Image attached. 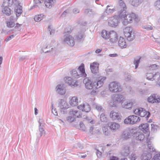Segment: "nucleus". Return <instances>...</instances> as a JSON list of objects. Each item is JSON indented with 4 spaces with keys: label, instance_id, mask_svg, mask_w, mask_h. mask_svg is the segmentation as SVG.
I'll return each mask as SVG.
<instances>
[{
    "label": "nucleus",
    "instance_id": "de8ad7c7",
    "mask_svg": "<svg viewBox=\"0 0 160 160\" xmlns=\"http://www.w3.org/2000/svg\"><path fill=\"white\" fill-rule=\"evenodd\" d=\"M131 160H135L137 158V156L135 153H132L130 157ZM121 160H127V159L126 158H122Z\"/></svg>",
    "mask_w": 160,
    "mask_h": 160
},
{
    "label": "nucleus",
    "instance_id": "c756f323",
    "mask_svg": "<svg viewBox=\"0 0 160 160\" xmlns=\"http://www.w3.org/2000/svg\"><path fill=\"white\" fill-rule=\"evenodd\" d=\"M80 113V112L77 110L74 111L73 110L69 112L70 114L73 116L75 118H81L82 114H81Z\"/></svg>",
    "mask_w": 160,
    "mask_h": 160
},
{
    "label": "nucleus",
    "instance_id": "f8f14e48",
    "mask_svg": "<svg viewBox=\"0 0 160 160\" xmlns=\"http://www.w3.org/2000/svg\"><path fill=\"white\" fill-rule=\"evenodd\" d=\"M118 36L116 32L113 31H111L109 32V40L112 43L116 42L118 39Z\"/></svg>",
    "mask_w": 160,
    "mask_h": 160
},
{
    "label": "nucleus",
    "instance_id": "393cba45",
    "mask_svg": "<svg viewBox=\"0 0 160 160\" xmlns=\"http://www.w3.org/2000/svg\"><path fill=\"white\" fill-rule=\"evenodd\" d=\"M140 112L139 116L141 117H144L146 116V118L147 119L148 118L150 115L149 112L147 111L143 108H141V110Z\"/></svg>",
    "mask_w": 160,
    "mask_h": 160
},
{
    "label": "nucleus",
    "instance_id": "6e6d98bb",
    "mask_svg": "<svg viewBox=\"0 0 160 160\" xmlns=\"http://www.w3.org/2000/svg\"><path fill=\"white\" fill-rule=\"evenodd\" d=\"M97 88L96 89H94L92 88V90L91 92V94L93 95H96L98 92V90L97 89Z\"/></svg>",
    "mask_w": 160,
    "mask_h": 160
},
{
    "label": "nucleus",
    "instance_id": "37998d69",
    "mask_svg": "<svg viewBox=\"0 0 160 160\" xmlns=\"http://www.w3.org/2000/svg\"><path fill=\"white\" fill-rule=\"evenodd\" d=\"M84 37V33L82 32L79 33L76 36L77 39L78 41L81 40Z\"/></svg>",
    "mask_w": 160,
    "mask_h": 160
},
{
    "label": "nucleus",
    "instance_id": "8fccbe9b",
    "mask_svg": "<svg viewBox=\"0 0 160 160\" xmlns=\"http://www.w3.org/2000/svg\"><path fill=\"white\" fill-rule=\"evenodd\" d=\"M151 130L152 132H155L159 129V127L155 124H151Z\"/></svg>",
    "mask_w": 160,
    "mask_h": 160
},
{
    "label": "nucleus",
    "instance_id": "338daca9",
    "mask_svg": "<svg viewBox=\"0 0 160 160\" xmlns=\"http://www.w3.org/2000/svg\"><path fill=\"white\" fill-rule=\"evenodd\" d=\"M144 28L148 31L152 30L153 29L152 27L150 25L145 26L144 27Z\"/></svg>",
    "mask_w": 160,
    "mask_h": 160
},
{
    "label": "nucleus",
    "instance_id": "69168bd1",
    "mask_svg": "<svg viewBox=\"0 0 160 160\" xmlns=\"http://www.w3.org/2000/svg\"><path fill=\"white\" fill-rule=\"evenodd\" d=\"M80 129H82L83 131H85L86 128L84 124L81 122L80 123Z\"/></svg>",
    "mask_w": 160,
    "mask_h": 160
},
{
    "label": "nucleus",
    "instance_id": "bb28decb",
    "mask_svg": "<svg viewBox=\"0 0 160 160\" xmlns=\"http://www.w3.org/2000/svg\"><path fill=\"white\" fill-rule=\"evenodd\" d=\"M149 124L148 123L145 124H141L139 127L140 129H141L144 133L148 132L149 131Z\"/></svg>",
    "mask_w": 160,
    "mask_h": 160
},
{
    "label": "nucleus",
    "instance_id": "9b49d317",
    "mask_svg": "<svg viewBox=\"0 0 160 160\" xmlns=\"http://www.w3.org/2000/svg\"><path fill=\"white\" fill-rule=\"evenodd\" d=\"M38 123L39 124V131L40 132V137H41L43 135H45V131L44 128L45 123L43 120L41 118H39Z\"/></svg>",
    "mask_w": 160,
    "mask_h": 160
},
{
    "label": "nucleus",
    "instance_id": "c85d7f7f",
    "mask_svg": "<svg viewBox=\"0 0 160 160\" xmlns=\"http://www.w3.org/2000/svg\"><path fill=\"white\" fill-rule=\"evenodd\" d=\"M69 104L72 106H75L78 104V100L77 97H72L69 101Z\"/></svg>",
    "mask_w": 160,
    "mask_h": 160
},
{
    "label": "nucleus",
    "instance_id": "6e6552de",
    "mask_svg": "<svg viewBox=\"0 0 160 160\" xmlns=\"http://www.w3.org/2000/svg\"><path fill=\"white\" fill-rule=\"evenodd\" d=\"M106 78L104 76H100L96 78V81L94 82L95 85V89L98 88L102 87L104 84Z\"/></svg>",
    "mask_w": 160,
    "mask_h": 160
},
{
    "label": "nucleus",
    "instance_id": "603ef678",
    "mask_svg": "<svg viewBox=\"0 0 160 160\" xmlns=\"http://www.w3.org/2000/svg\"><path fill=\"white\" fill-rule=\"evenodd\" d=\"M154 6L158 9L160 10V0H158L154 3Z\"/></svg>",
    "mask_w": 160,
    "mask_h": 160
},
{
    "label": "nucleus",
    "instance_id": "4d7b16f0",
    "mask_svg": "<svg viewBox=\"0 0 160 160\" xmlns=\"http://www.w3.org/2000/svg\"><path fill=\"white\" fill-rule=\"evenodd\" d=\"M48 29L50 32V34L51 35H53L55 32V31L51 28V26H49L48 27Z\"/></svg>",
    "mask_w": 160,
    "mask_h": 160
},
{
    "label": "nucleus",
    "instance_id": "dca6fc26",
    "mask_svg": "<svg viewBox=\"0 0 160 160\" xmlns=\"http://www.w3.org/2000/svg\"><path fill=\"white\" fill-rule=\"evenodd\" d=\"M78 108L79 109L81 110L82 111H84L86 112H88L91 110V108L89 105L86 103L78 106Z\"/></svg>",
    "mask_w": 160,
    "mask_h": 160
},
{
    "label": "nucleus",
    "instance_id": "6ab92c4d",
    "mask_svg": "<svg viewBox=\"0 0 160 160\" xmlns=\"http://www.w3.org/2000/svg\"><path fill=\"white\" fill-rule=\"evenodd\" d=\"M149 102L153 103L154 102H160V97L158 98L155 94H153L149 97L148 98Z\"/></svg>",
    "mask_w": 160,
    "mask_h": 160
},
{
    "label": "nucleus",
    "instance_id": "72a5a7b5",
    "mask_svg": "<svg viewBox=\"0 0 160 160\" xmlns=\"http://www.w3.org/2000/svg\"><path fill=\"white\" fill-rule=\"evenodd\" d=\"M147 144L148 148L149 151L151 152H154L155 149L153 147V145L150 139H147Z\"/></svg>",
    "mask_w": 160,
    "mask_h": 160
},
{
    "label": "nucleus",
    "instance_id": "5fc2aeb1",
    "mask_svg": "<svg viewBox=\"0 0 160 160\" xmlns=\"http://www.w3.org/2000/svg\"><path fill=\"white\" fill-rule=\"evenodd\" d=\"M100 119L101 121L102 122H104L107 120L106 117L105 116V115L103 113H102L100 116Z\"/></svg>",
    "mask_w": 160,
    "mask_h": 160
},
{
    "label": "nucleus",
    "instance_id": "774afa93",
    "mask_svg": "<svg viewBox=\"0 0 160 160\" xmlns=\"http://www.w3.org/2000/svg\"><path fill=\"white\" fill-rule=\"evenodd\" d=\"M131 79V76L129 74H126L125 76V80L126 81H128Z\"/></svg>",
    "mask_w": 160,
    "mask_h": 160
},
{
    "label": "nucleus",
    "instance_id": "3c124183",
    "mask_svg": "<svg viewBox=\"0 0 160 160\" xmlns=\"http://www.w3.org/2000/svg\"><path fill=\"white\" fill-rule=\"evenodd\" d=\"M140 58L137 59H135L133 62L134 64L135 65V69H136L138 67V64L140 62Z\"/></svg>",
    "mask_w": 160,
    "mask_h": 160
},
{
    "label": "nucleus",
    "instance_id": "4be33fe9",
    "mask_svg": "<svg viewBox=\"0 0 160 160\" xmlns=\"http://www.w3.org/2000/svg\"><path fill=\"white\" fill-rule=\"evenodd\" d=\"M118 45L121 48H125L127 47V44L125 39L120 37L118 42Z\"/></svg>",
    "mask_w": 160,
    "mask_h": 160
},
{
    "label": "nucleus",
    "instance_id": "4c0bfd02",
    "mask_svg": "<svg viewBox=\"0 0 160 160\" xmlns=\"http://www.w3.org/2000/svg\"><path fill=\"white\" fill-rule=\"evenodd\" d=\"M2 12L7 15H9L11 14V9L8 7H5L3 9Z\"/></svg>",
    "mask_w": 160,
    "mask_h": 160
},
{
    "label": "nucleus",
    "instance_id": "58836bf2",
    "mask_svg": "<svg viewBox=\"0 0 160 160\" xmlns=\"http://www.w3.org/2000/svg\"><path fill=\"white\" fill-rule=\"evenodd\" d=\"M102 130L105 135L108 136L110 134V132L107 126H103L102 127Z\"/></svg>",
    "mask_w": 160,
    "mask_h": 160
},
{
    "label": "nucleus",
    "instance_id": "ddd939ff",
    "mask_svg": "<svg viewBox=\"0 0 160 160\" xmlns=\"http://www.w3.org/2000/svg\"><path fill=\"white\" fill-rule=\"evenodd\" d=\"M126 9L118 10V11L117 15H115V17L118 18L119 20L120 19L123 20L124 17L126 16L128 14L126 12Z\"/></svg>",
    "mask_w": 160,
    "mask_h": 160
},
{
    "label": "nucleus",
    "instance_id": "052dcab7",
    "mask_svg": "<svg viewBox=\"0 0 160 160\" xmlns=\"http://www.w3.org/2000/svg\"><path fill=\"white\" fill-rule=\"evenodd\" d=\"M75 119V117L69 116L67 118V120L69 122H73Z\"/></svg>",
    "mask_w": 160,
    "mask_h": 160
},
{
    "label": "nucleus",
    "instance_id": "e2e57ef3",
    "mask_svg": "<svg viewBox=\"0 0 160 160\" xmlns=\"http://www.w3.org/2000/svg\"><path fill=\"white\" fill-rule=\"evenodd\" d=\"M152 160H160V154H156L154 156Z\"/></svg>",
    "mask_w": 160,
    "mask_h": 160
},
{
    "label": "nucleus",
    "instance_id": "f257e3e1",
    "mask_svg": "<svg viewBox=\"0 0 160 160\" xmlns=\"http://www.w3.org/2000/svg\"><path fill=\"white\" fill-rule=\"evenodd\" d=\"M78 69L79 70V73H78L77 71L75 70H72L71 72V74L73 77L78 78L80 77L84 78L86 77L87 74L85 72L84 66L83 64L82 63Z\"/></svg>",
    "mask_w": 160,
    "mask_h": 160
},
{
    "label": "nucleus",
    "instance_id": "20e7f679",
    "mask_svg": "<svg viewBox=\"0 0 160 160\" xmlns=\"http://www.w3.org/2000/svg\"><path fill=\"white\" fill-rule=\"evenodd\" d=\"M108 88L110 91L112 92H120L122 90L120 84L116 81L111 82L108 85Z\"/></svg>",
    "mask_w": 160,
    "mask_h": 160
},
{
    "label": "nucleus",
    "instance_id": "13d9d810",
    "mask_svg": "<svg viewBox=\"0 0 160 160\" xmlns=\"http://www.w3.org/2000/svg\"><path fill=\"white\" fill-rule=\"evenodd\" d=\"M48 46H46V47L44 48L43 47L42 49V50L43 52H44L45 53H46L47 52H51V51L52 49V48L51 49H50V48H49L50 49L48 50H46V49L48 48Z\"/></svg>",
    "mask_w": 160,
    "mask_h": 160
},
{
    "label": "nucleus",
    "instance_id": "473e14b6",
    "mask_svg": "<svg viewBox=\"0 0 160 160\" xmlns=\"http://www.w3.org/2000/svg\"><path fill=\"white\" fill-rule=\"evenodd\" d=\"M121 154L123 156H127L129 153V147L128 146H125L121 151Z\"/></svg>",
    "mask_w": 160,
    "mask_h": 160
},
{
    "label": "nucleus",
    "instance_id": "e433bc0d",
    "mask_svg": "<svg viewBox=\"0 0 160 160\" xmlns=\"http://www.w3.org/2000/svg\"><path fill=\"white\" fill-rule=\"evenodd\" d=\"M143 1V0H132L131 2V4L133 6L137 7Z\"/></svg>",
    "mask_w": 160,
    "mask_h": 160
},
{
    "label": "nucleus",
    "instance_id": "864d4df0",
    "mask_svg": "<svg viewBox=\"0 0 160 160\" xmlns=\"http://www.w3.org/2000/svg\"><path fill=\"white\" fill-rule=\"evenodd\" d=\"M147 79L149 80L153 79V74L152 73H147L146 75Z\"/></svg>",
    "mask_w": 160,
    "mask_h": 160
},
{
    "label": "nucleus",
    "instance_id": "49530a36",
    "mask_svg": "<svg viewBox=\"0 0 160 160\" xmlns=\"http://www.w3.org/2000/svg\"><path fill=\"white\" fill-rule=\"evenodd\" d=\"M160 77V74L158 72H156L155 74H153V80H154L155 81H158L159 80Z\"/></svg>",
    "mask_w": 160,
    "mask_h": 160
},
{
    "label": "nucleus",
    "instance_id": "f3484780",
    "mask_svg": "<svg viewBox=\"0 0 160 160\" xmlns=\"http://www.w3.org/2000/svg\"><path fill=\"white\" fill-rule=\"evenodd\" d=\"M110 116L112 119L119 120L121 119V116L120 113L112 111L110 113Z\"/></svg>",
    "mask_w": 160,
    "mask_h": 160
},
{
    "label": "nucleus",
    "instance_id": "a18cd8bd",
    "mask_svg": "<svg viewBox=\"0 0 160 160\" xmlns=\"http://www.w3.org/2000/svg\"><path fill=\"white\" fill-rule=\"evenodd\" d=\"M43 16L44 15L42 14L36 15L34 17V20L36 22H39L42 19Z\"/></svg>",
    "mask_w": 160,
    "mask_h": 160
},
{
    "label": "nucleus",
    "instance_id": "412c9836",
    "mask_svg": "<svg viewBox=\"0 0 160 160\" xmlns=\"http://www.w3.org/2000/svg\"><path fill=\"white\" fill-rule=\"evenodd\" d=\"M129 131L128 129H126L124 130L121 135L120 138L122 140H127L130 137Z\"/></svg>",
    "mask_w": 160,
    "mask_h": 160
},
{
    "label": "nucleus",
    "instance_id": "a211bd4d",
    "mask_svg": "<svg viewBox=\"0 0 160 160\" xmlns=\"http://www.w3.org/2000/svg\"><path fill=\"white\" fill-rule=\"evenodd\" d=\"M57 92L60 95H63L66 92L65 88L62 85L59 84L56 88Z\"/></svg>",
    "mask_w": 160,
    "mask_h": 160
},
{
    "label": "nucleus",
    "instance_id": "a878e982",
    "mask_svg": "<svg viewBox=\"0 0 160 160\" xmlns=\"http://www.w3.org/2000/svg\"><path fill=\"white\" fill-rule=\"evenodd\" d=\"M113 99L119 103H122L125 99V97L120 94H115L113 97Z\"/></svg>",
    "mask_w": 160,
    "mask_h": 160
},
{
    "label": "nucleus",
    "instance_id": "0eeeda50",
    "mask_svg": "<svg viewBox=\"0 0 160 160\" xmlns=\"http://www.w3.org/2000/svg\"><path fill=\"white\" fill-rule=\"evenodd\" d=\"M68 106L67 102L63 99H61L59 102V107L61 109V112L62 114L66 113L67 111L65 110L69 108Z\"/></svg>",
    "mask_w": 160,
    "mask_h": 160
},
{
    "label": "nucleus",
    "instance_id": "7c9ffc66",
    "mask_svg": "<svg viewBox=\"0 0 160 160\" xmlns=\"http://www.w3.org/2000/svg\"><path fill=\"white\" fill-rule=\"evenodd\" d=\"M14 11L16 16L17 17L19 16L22 12V7L20 5H18L16 7Z\"/></svg>",
    "mask_w": 160,
    "mask_h": 160
},
{
    "label": "nucleus",
    "instance_id": "0e129e2a",
    "mask_svg": "<svg viewBox=\"0 0 160 160\" xmlns=\"http://www.w3.org/2000/svg\"><path fill=\"white\" fill-rule=\"evenodd\" d=\"M141 110V108H136L133 110V112L136 115H139L140 112Z\"/></svg>",
    "mask_w": 160,
    "mask_h": 160
},
{
    "label": "nucleus",
    "instance_id": "79ce46f5",
    "mask_svg": "<svg viewBox=\"0 0 160 160\" xmlns=\"http://www.w3.org/2000/svg\"><path fill=\"white\" fill-rule=\"evenodd\" d=\"M110 6L109 5H108L107 6V8L106 9L105 12H104V15H106L105 13H107V14H108L109 13H112L113 12L115 11V9L114 8H108Z\"/></svg>",
    "mask_w": 160,
    "mask_h": 160
},
{
    "label": "nucleus",
    "instance_id": "680f3d73",
    "mask_svg": "<svg viewBox=\"0 0 160 160\" xmlns=\"http://www.w3.org/2000/svg\"><path fill=\"white\" fill-rule=\"evenodd\" d=\"M70 10L69 9H68L65 11H64L61 15L62 17H65L67 14L70 12Z\"/></svg>",
    "mask_w": 160,
    "mask_h": 160
},
{
    "label": "nucleus",
    "instance_id": "5701e85b",
    "mask_svg": "<svg viewBox=\"0 0 160 160\" xmlns=\"http://www.w3.org/2000/svg\"><path fill=\"white\" fill-rule=\"evenodd\" d=\"M65 82L68 85L74 87H76L78 86L76 82H74L72 79L71 77H68L66 78Z\"/></svg>",
    "mask_w": 160,
    "mask_h": 160
},
{
    "label": "nucleus",
    "instance_id": "1a4fd4ad",
    "mask_svg": "<svg viewBox=\"0 0 160 160\" xmlns=\"http://www.w3.org/2000/svg\"><path fill=\"white\" fill-rule=\"evenodd\" d=\"M83 83L85 84V88L88 89H91L92 88L95 89V85L94 82H92L88 78H86L84 79Z\"/></svg>",
    "mask_w": 160,
    "mask_h": 160
},
{
    "label": "nucleus",
    "instance_id": "c9c22d12",
    "mask_svg": "<svg viewBox=\"0 0 160 160\" xmlns=\"http://www.w3.org/2000/svg\"><path fill=\"white\" fill-rule=\"evenodd\" d=\"M102 37L105 39L109 38V32L107 31L106 30H103L101 32Z\"/></svg>",
    "mask_w": 160,
    "mask_h": 160
},
{
    "label": "nucleus",
    "instance_id": "09e8293b",
    "mask_svg": "<svg viewBox=\"0 0 160 160\" xmlns=\"http://www.w3.org/2000/svg\"><path fill=\"white\" fill-rule=\"evenodd\" d=\"M17 33L14 34V35H12L8 37H7L5 39V41L8 42L11 40L12 38H13L16 35L19 33V31H17Z\"/></svg>",
    "mask_w": 160,
    "mask_h": 160
},
{
    "label": "nucleus",
    "instance_id": "b1692460",
    "mask_svg": "<svg viewBox=\"0 0 160 160\" xmlns=\"http://www.w3.org/2000/svg\"><path fill=\"white\" fill-rule=\"evenodd\" d=\"M152 158L151 154L147 151H145L141 156L142 160H149Z\"/></svg>",
    "mask_w": 160,
    "mask_h": 160
},
{
    "label": "nucleus",
    "instance_id": "c03bdc74",
    "mask_svg": "<svg viewBox=\"0 0 160 160\" xmlns=\"http://www.w3.org/2000/svg\"><path fill=\"white\" fill-rule=\"evenodd\" d=\"M93 106L99 112H103L104 109L100 105L95 104L93 105Z\"/></svg>",
    "mask_w": 160,
    "mask_h": 160
},
{
    "label": "nucleus",
    "instance_id": "bf43d9fd",
    "mask_svg": "<svg viewBox=\"0 0 160 160\" xmlns=\"http://www.w3.org/2000/svg\"><path fill=\"white\" fill-rule=\"evenodd\" d=\"M7 24V26L9 28L13 27L15 25L14 23L12 21L8 22Z\"/></svg>",
    "mask_w": 160,
    "mask_h": 160
},
{
    "label": "nucleus",
    "instance_id": "f03ea898",
    "mask_svg": "<svg viewBox=\"0 0 160 160\" xmlns=\"http://www.w3.org/2000/svg\"><path fill=\"white\" fill-rule=\"evenodd\" d=\"M133 20H134L136 22H138L139 21V19L138 16L136 15L135 13H128L126 16L124 17V18L123 19L122 23L123 25H126L128 23H132Z\"/></svg>",
    "mask_w": 160,
    "mask_h": 160
},
{
    "label": "nucleus",
    "instance_id": "ea45409f",
    "mask_svg": "<svg viewBox=\"0 0 160 160\" xmlns=\"http://www.w3.org/2000/svg\"><path fill=\"white\" fill-rule=\"evenodd\" d=\"M89 131L91 134H94L96 133H98L99 132V130L98 129H95L92 126L90 127Z\"/></svg>",
    "mask_w": 160,
    "mask_h": 160
},
{
    "label": "nucleus",
    "instance_id": "4468645a",
    "mask_svg": "<svg viewBox=\"0 0 160 160\" xmlns=\"http://www.w3.org/2000/svg\"><path fill=\"white\" fill-rule=\"evenodd\" d=\"M108 125L111 130L113 132H116L120 128L119 124L115 122H109Z\"/></svg>",
    "mask_w": 160,
    "mask_h": 160
},
{
    "label": "nucleus",
    "instance_id": "39448f33",
    "mask_svg": "<svg viewBox=\"0 0 160 160\" xmlns=\"http://www.w3.org/2000/svg\"><path fill=\"white\" fill-rule=\"evenodd\" d=\"M140 120V118L137 116L130 115L124 120V122L126 124L132 125L139 122Z\"/></svg>",
    "mask_w": 160,
    "mask_h": 160
},
{
    "label": "nucleus",
    "instance_id": "cd10ccee",
    "mask_svg": "<svg viewBox=\"0 0 160 160\" xmlns=\"http://www.w3.org/2000/svg\"><path fill=\"white\" fill-rule=\"evenodd\" d=\"M55 2V0H45L44 4L47 8H51L54 6Z\"/></svg>",
    "mask_w": 160,
    "mask_h": 160
},
{
    "label": "nucleus",
    "instance_id": "423d86ee",
    "mask_svg": "<svg viewBox=\"0 0 160 160\" xmlns=\"http://www.w3.org/2000/svg\"><path fill=\"white\" fill-rule=\"evenodd\" d=\"M62 39L64 43L67 44L70 46H73L75 44L73 38L69 34L64 35Z\"/></svg>",
    "mask_w": 160,
    "mask_h": 160
},
{
    "label": "nucleus",
    "instance_id": "a19ab883",
    "mask_svg": "<svg viewBox=\"0 0 160 160\" xmlns=\"http://www.w3.org/2000/svg\"><path fill=\"white\" fill-rule=\"evenodd\" d=\"M138 135L136 137V139L140 141H142L144 138L145 136L142 133H138L137 134Z\"/></svg>",
    "mask_w": 160,
    "mask_h": 160
},
{
    "label": "nucleus",
    "instance_id": "2f4dec72",
    "mask_svg": "<svg viewBox=\"0 0 160 160\" xmlns=\"http://www.w3.org/2000/svg\"><path fill=\"white\" fill-rule=\"evenodd\" d=\"M84 13L85 14L90 17H93L95 14V12L94 11L89 8L85 9L84 10Z\"/></svg>",
    "mask_w": 160,
    "mask_h": 160
},
{
    "label": "nucleus",
    "instance_id": "9d476101",
    "mask_svg": "<svg viewBox=\"0 0 160 160\" xmlns=\"http://www.w3.org/2000/svg\"><path fill=\"white\" fill-rule=\"evenodd\" d=\"M120 20L118 18L115 17V15L109 18L108 20V25L111 27H115L118 24Z\"/></svg>",
    "mask_w": 160,
    "mask_h": 160
},
{
    "label": "nucleus",
    "instance_id": "7ed1b4c3",
    "mask_svg": "<svg viewBox=\"0 0 160 160\" xmlns=\"http://www.w3.org/2000/svg\"><path fill=\"white\" fill-rule=\"evenodd\" d=\"M123 33L125 37L128 40L131 41L135 38V34L132 27H126L123 29Z\"/></svg>",
    "mask_w": 160,
    "mask_h": 160
},
{
    "label": "nucleus",
    "instance_id": "aec40b11",
    "mask_svg": "<svg viewBox=\"0 0 160 160\" xmlns=\"http://www.w3.org/2000/svg\"><path fill=\"white\" fill-rule=\"evenodd\" d=\"M122 105L123 108L127 109H130L132 107V103L129 100L124 99L122 102Z\"/></svg>",
    "mask_w": 160,
    "mask_h": 160
},
{
    "label": "nucleus",
    "instance_id": "f704fd0d",
    "mask_svg": "<svg viewBox=\"0 0 160 160\" xmlns=\"http://www.w3.org/2000/svg\"><path fill=\"white\" fill-rule=\"evenodd\" d=\"M119 5L117 8L118 10L126 9V5L122 0H118Z\"/></svg>",
    "mask_w": 160,
    "mask_h": 160
},
{
    "label": "nucleus",
    "instance_id": "2eb2a0df",
    "mask_svg": "<svg viewBox=\"0 0 160 160\" xmlns=\"http://www.w3.org/2000/svg\"><path fill=\"white\" fill-rule=\"evenodd\" d=\"M99 64L94 62L90 64V68L92 73H97L98 72Z\"/></svg>",
    "mask_w": 160,
    "mask_h": 160
}]
</instances>
